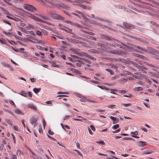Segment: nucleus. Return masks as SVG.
Returning a JSON list of instances; mask_svg holds the SVG:
<instances>
[{
	"mask_svg": "<svg viewBox=\"0 0 159 159\" xmlns=\"http://www.w3.org/2000/svg\"><path fill=\"white\" fill-rule=\"evenodd\" d=\"M115 41H112V43L114 44L108 43L106 45L107 46H108V47H113L115 48L116 47L115 46H116L125 50H134L136 52H142V51H143L153 54L159 55V52L158 51L150 47H148L147 48H144L141 47L136 46L133 44H126L123 43H121L122 45H123L121 46L120 45L118 44L116 42H115Z\"/></svg>",
	"mask_w": 159,
	"mask_h": 159,
	"instance_id": "obj_1",
	"label": "nucleus"
},
{
	"mask_svg": "<svg viewBox=\"0 0 159 159\" xmlns=\"http://www.w3.org/2000/svg\"><path fill=\"white\" fill-rule=\"evenodd\" d=\"M46 2L50 3L53 6L57 7L60 8L63 5L62 3L60 2H59L56 0H45Z\"/></svg>",
	"mask_w": 159,
	"mask_h": 159,
	"instance_id": "obj_2",
	"label": "nucleus"
},
{
	"mask_svg": "<svg viewBox=\"0 0 159 159\" xmlns=\"http://www.w3.org/2000/svg\"><path fill=\"white\" fill-rule=\"evenodd\" d=\"M131 63L134 66L139 69V70L142 71L144 73H147V72L145 70H147V68L140 65H139L133 61L131 62Z\"/></svg>",
	"mask_w": 159,
	"mask_h": 159,
	"instance_id": "obj_3",
	"label": "nucleus"
},
{
	"mask_svg": "<svg viewBox=\"0 0 159 159\" xmlns=\"http://www.w3.org/2000/svg\"><path fill=\"white\" fill-rule=\"evenodd\" d=\"M23 7L25 9L31 12H34V11L37 10L34 7L30 4H25Z\"/></svg>",
	"mask_w": 159,
	"mask_h": 159,
	"instance_id": "obj_4",
	"label": "nucleus"
},
{
	"mask_svg": "<svg viewBox=\"0 0 159 159\" xmlns=\"http://www.w3.org/2000/svg\"><path fill=\"white\" fill-rule=\"evenodd\" d=\"M51 17L54 19L61 20H64V18L56 13H52L51 15Z\"/></svg>",
	"mask_w": 159,
	"mask_h": 159,
	"instance_id": "obj_5",
	"label": "nucleus"
},
{
	"mask_svg": "<svg viewBox=\"0 0 159 159\" xmlns=\"http://www.w3.org/2000/svg\"><path fill=\"white\" fill-rule=\"evenodd\" d=\"M100 36L102 39H103L107 40H115V39H113L112 37L106 34H101Z\"/></svg>",
	"mask_w": 159,
	"mask_h": 159,
	"instance_id": "obj_6",
	"label": "nucleus"
},
{
	"mask_svg": "<svg viewBox=\"0 0 159 159\" xmlns=\"http://www.w3.org/2000/svg\"><path fill=\"white\" fill-rule=\"evenodd\" d=\"M108 47V46H107V47L106 48H105L104 50H106L107 51L111 53L116 54V50L113 49L111 48Z\"/></svg>",
	"mask_w": 159,
	"mask_h": 159,
	"instance_id": "obj_7",
	"label": "nucleus"
},
{
	"mask_svg": "<svg viewBox=\"0 0 159 159\" xmlns=\"http://www.w3.org/2000/svg\"><path fill=\"white\" fill-rule=\"evenodd\" d=\"M116 54L123 56L124 57H126L127 56V53H126L125 51L120 49L116 50Z\"/></svg>",
	"mask_w": 159,
	"mask_h": 159,
	"instance_id": "obj_8",
	"label": "nucleus"
},
{
	"mask_svg": "<svg viewBox=\"0 0 159 159\" xmlns=\"http://www.w3.org/2000/svg\"><path fill=\"white\" fill-rule=\"evenodd\" d=\"M124 26L126 28L129 29H133L134 28V26L132 24L124 22L123 23Z\"/></svg>",
	"mask_w": 159,
	"mask_h": 159,
	"instance_id": "obj_9",
	"label": "nucleus"
},
{
	"mask_svg": "<svg viewBox=\"0 0 159 159\" xmlns=\"http://www.w3.org/2000/svg\"><path fill=\"white\" fill-rule=\"evenodd\" d=\"M68 1L74 3V5H75V4H80L81 3H84L86 2L85 0H75L74 1H71L70 0H67Z\"/></svg>",
	"mask_w": 159,
	"mask_h": 159,
	"instance_id": "obj_10",
	"label": "nucleus"
},
{
	"mask_svg": "<svg viewBox=\"0 0 159 159\" xmlns=\"http://www.w3.org/2000/svg\"><path fill=\"white\" fill-rule=\"evenodd\" d=\"M65 28L60 27V29L62 30L67 33L71 34L72 35L74 34V33L72 32V30L71 29L66 27H65Z\"/></svg>",
	"mask_w": 159,
	"mask_h": 159,
	"instance_id": "obj_11",
	"label": "nucleus"
},
{
	"mask_svg": "<svg viewBox=\"0 0 159 159\" xmlns=\"http://www.w3.org/2000/svg\"><path fill=\"white\" fill-rule=\"evenodd\" d=\"M75 4L76 5L80 6V7L84 9L90 10L91 9V7H90L86 6L83 5H81V4Z\"/></svg>",
	"mask_w": 159,
	"mask_h": 159,
	"instance_id": "obj_12",
	"label": "nucleus"
},
{
	"mask_svg": "<svg viewBox=\"0 0 159 159\" xmlns=\"http://www.w3.org/2000/svg\"><path fill=\"white\" fill-rule=\"evenodd\" d=\"M95 19L98 20L99 21H101L103 22H109V20L107 19H103L99 17L96 16L95 17Z\"/></svg>",
	"mask_w": 159,
	"mask_h": 159,
	"instance_id": "obj_13",
	"label": "nucleus"
},
{
	"mask_svg": "<svg viewBox=\"0 0 159 159\" xmlns=\"http://www.w3.org/2000/svg\"><path fill=\"white\" fill-rule=\"evenodd\" d=\"M37 120L38 119L37 118L33 117L30 120V122L31 124L33 125L36 122Z\"/></svg>",
	"mask_w": 159,
	"mask_h": 159,
	"instance_id": "obj_14",
	"label": "nucleus"
},
{
	"mask_svg": "<svg viewBox=\"0 0 159 159\" xmlns=\"http://www.w3.org/2000/svg\"><path fill=\"white\" fill-rule=\"evenodd\" d=\"M13 111L15 113L17 114L23 115L22 112L20 109L17 108L14 109Z\"/></svg>",
	"mask_w": 159,
	"mask_h": 159,
	"instance_id": "obj_15",
	"label": "nucleus"
},
{
	"mask_svg": "<svg viewBox=\"0 0 159 159\" xmlns=\"http://www.w3.org/2000/svg\"><path fill=\"white\" fill-rule=\"evenodd\" d=\"M27 106L29 108L33 109L34 110L36 109V107H35L34 105L32 103L28 104L27 105Z\"/></svg>",
	"mask_w": 159,
	"mask_h": 159,
	"instance_id": "obj_16",
	"label": "nucleus"
},
{
	"mask_svg": "<svg viewBox=\"0 0 159 159\" xmlns=\"http://www.w3.org/2000/svg\"><path fill=\"white\" fill-rule=\"evenodd\" d=\"M70 50L72 52H74L75 53L77 54L80 56L81 55V54L80 52H78L77 51V50L74 49L73 48H71L70 49Z\"/></svg>",
	"mask_w": 159,
	"mask_h": 159,
	"instance_id": "obj_17",
	"label": "nucleus"
},
{
	"mask_svg": "<svg viewBox=\"0 0 159 159\" xmlns=\"http://www.w3.org/2000/svg\"><path fill=\"white\" fill-rule=\"evenodd\" d=\"M16 154L18 157H22L24 155L23 153L20 150H19L16 151Z\"/></svg>",
	"mask_w": 159,
	"mask_h": 159,
	"instance_id": "obj_18",
	"label": "nucleus"
},
{
	"mask_svg": "<svg viewBox=\"0 0 159 159\" xmlns=\"http://www.w3.org/2000/svg\"><path fill=\"white\" fill-rule=\"evenodd\" d=\"M39 16L44 20H49L50 19V18L49 17L45 16L41 14L39 15Z\"/></svg>",
	"mask_w": 159,
	"mask_h": 159,
	"instance_id": "obj_19",
	"label": "nucleus"
},
{
	"mask_svg": "<svg viewBox=\"0 0 159 159\" xmlns=\"http://www.w3.org/2000/svg\"><path fill=\"white\" fill-rule=\"evenodd\" d=\"M97 45L98 46L102 48V50H104L105 48L107 47V45L105 44H102L101 43H98L97 44Z\"/></svg>",
	"mask_w": 159,
	"mask_h": 159,
	"instance_id": "obj_20",
	"label": "nucleus"
},
{
	"mask_svg": "<svg viewBox=\"0 0 159 159\" xmlns=\"http://www.w3.org/2000/svg\"><path fill=\"white\" fill-rule=\"evenodd\" d=\"M43 29H40V30H37L36 32V34L38 36H41L42 35Z\"/></svg>",
	"mask_w": 159,
	"mask_h": 159,
	"instance_id": "obj_21",
	"label": "nucleus"
},
{
	"mask_svg": "<svg viewBox=\"0 0 159 159\" xmlns=\"http://www.w3.org/2000/svg\"><path fill=\"white\" fill-rule=\"evenodd\" d=\"M50 63L51 64V66L53 67H58V66L56 64V61H51L50 62Z\"/></svg>",
	"mask_w": 159,
	"mask_h": 159,
	"instance_id": "obj_22",
	"label": "nucleus"
},
{
	"mask_svg": "<svg viewBox=\"0 0 159 159\" xmlns=\"http://www.w3.org/2000/svg\"><path fill=\"white\" fill-rule=\"evenodd\" d=\"M29 16L30 17L33 19L34 20H35L36 21H37L38 18H39L32 14L30 15Z\"/></svg>",
	"mask_w": 159,
	"mask_h": 159,
	"instance_id": "obj_23",
	"label": "nucleus"
},
{
	"mask_svg": "<svg viewBox=\"0 0 159 159\" xmlns=\"http://www.w3.org/2000/svg\"><path fill=\"white\" fill-rule=\"evenodd\" d=\"M70 42L73 43H78V41L72 38H69L67 39Z\"/></svg>",
	"mask_w": 159,
	"mask_h": 159,
	"instance_id": "obj_24",
	"label": "nucleus"
},
{
	"mask_svg": "<svg viewBox=\"0 0 159 159\" xmlns=\"http://www.w3.org/2000/svg\"><path fill=\"white\" fill-rule=\"evenodd\" d=\"M21 122H22V124H23V125L24 128H26V129L27 130H28L29 132H30V131L29 129V128H28V127L27 126H26V125H25V124L24 123V120H22Z\"/></svg>",
	"mask_w": 159,
	"mask_h": 159,
	"instance_id": "obj_25",
	"label": "nucleus"
},
{
	"mask_svg": "<svg viewBox=\"0 0 159 159\" xmlns=\"http://www.w3.org/2000/svg\"><path fill=\"white\" fill-rule=\"evenodd\" d=\"M146 144L144 142L140 141L139 143V146L143 147Z\"/></svg>",
	"mask_w": 159,
	"mask_h": 159,
	"instance_id": "obj_26",
	"label": "nucleus"
},
{
	"mask_svg": "<svg viewBox=\"0 0 159 159\" xmlns=\"http://www.w3.org/2000/svg\"><path fill=\"white\" fill-rule=\"evenodd\" d=\"M20 94L24 97H28V94L27 93L24 92V91H21L20 93Z\"/></svg>",
	"mask_w": 159,
	"mask_h": 159,
	"instance_id": "obj_27",
	"label": "nucleus"
},
{
	"mask_svg": "<svg viewBox=\"0 0 159 159\" xmlns=\"http://www.w3.org/2000/svg\"><path fill=\"white\" fill-rule=\"evenodd\" d=\"M41 90L40 88H34L33 90L34 92L36 93H38Z\"/></svg>",
	"mask_w": 159,
	"mask_h": 159,
	"instance_id": "obj_28",
	"label": "nucleus"
},
{
	"mask_svg": "<svg viewBox=\"0 0 159 159\" xmlns=\"http://www.w3.org/2000/svg\"><path fill=\"white\" fill-rule=\"evenodd\" d=\"M5 111L7 112L10 114H11V115H12L13 116H14V113L12 111H11L10 110H9L8 109H6L5 110Z\"/></svg>",
	"mask_w": 159,
	"mask_h": 159,
	"instance_id": "obj_29",
	"label": "nucleus"
},
{
	"mask_svg": "<svg viewBox=\"0 0 159 159\" xmlns=\"http://www.w3.org/2000/svg\"><path fill=\"white\" fill-rule=\"evenodd\" d=\"M1 63L4 67H9V65L5 62H1Z\"/></svg>",
	"mask_w": 159,
	"mask_h": 159,
	"instance_id": "obj_30",
	"label": "nucleus"
},
{
	"mask_svg": "<svg viewBox=\"0 0 159 159\" xmlns=\"http://www.w3.org/2000/svg\"><path fill=\"white\" fill-rule=\"evenodd\" d=\"M143 88L140 87H139L135 88L134 89V91H141L142 90Z\"/></svg>",
	"mask_w": 159,
	"mask_h": 159,
	"instance_id": "obj_31",
	"label": "nucleus"
},
{
	"mask_svg": "<svg viewBox=\"0 0 159 159\" xmlns=\"http://www.w3.org/2000/svg\"><path fill=\"white\" fill-rule=\"evenodd\" d=\"M105 111V110L101 109H95L94 110V111L98 112H103Z\"/></svg>",
	"mask_w": 159,
	"mask_h": 159,
	"instance_id": "obj_32",
	"label": "nucleus"
},
{
	"mask_svg": "<svg viewBox=\"0 0 159 159\" xmlns=\"http://www.w3.org/2000/svg\"><path fill=\"white\" fill-rule=\"evenodd\" d=\"M5 121L8 123L10 125H12V122L10 120L7 119V118H6L5 119Z\"/></svg>",
	"mask_w": 159,
	"mask_h": 159,
	"instance_id": "obj_33",
	"label": "nucleus"
},
{
	"mask_svg": "<svg viewBox=\"0 0 159 159\" xmlns=\"http://www.w3.org/2000/svg\"><path fill=\"white\" fill-rule=\"evenodd\" d=\"M125 35L126 36H127L129 37L132 38L133 39H138L139 40H140V39L139 38H137L136 37L132 36H131V35H130L129 34H125Z\"/></svg>",
	"mask_w": 159,
	"mask_h": 159,
	"instance_id": "obj_34",
	"label": "nucleus"
},
{
	"mask_svg": "<svg viewBox=\"0 0 159 159\" xmlns=\"http://www.w3.org/2000/svg\"><path fill=\"white\" fill-rule=\"evenodd\" d=\"M144 78L145 79V81L147 82L148 83V84H151V83H152V82L149 79L147 78L146 77H144Z\"/></svg>",
	"mask_w": 159,
	"mask_h": 159,
	"instance_id": "obj_35",
	"label": "nucleus"
},
{
	"mask_svg": "<svg viewBox=\"0 0 159 159\" xmlns=\"http://www.w3.org/2000/svg\"><path fill=\"white\" fill-rule=\"evenodd\" d=\"M83 31L85 33L88 34H89L91 35H93L94 34L93 33L91 32H87L84 30Z\"/></svg>",
	"mask_w": 159,
	"mask_h": 159,
	"instance_id": "obj_36",
	"label": "nucleus"
},
{
	"mask_svg": "<svg viewBox=\"0 0 159 159\" xmlns=\"http://www.w3.org/2000/svg\"><path fill=\"white\" fill-rule=\"evenodd\" d=\"M107 71H108L109 72H110V74L111 75H113V74H114V72L112 71H111V70H110V69H108V68H107V69H105Z\"/></svg>",
	"mask_w": 159,
	"mask_h": 159,
	"instance_id": "obj_37",
	"label": "nucleus"
},
{
	"mask_svg": "<svg viewBox=\"0 0 159 159\" xmlns=\"http://www.w3.org/2000/svg\"><path fill=\"white\" fill-rule=\"evenodd\" d=\"M119 127V125L118 124H116V125H113L112 127V129H115Z\"/></svg>",
	"mask_w": 159,
	"mask_h": 159,
	"instance_id": "obj_38",
	"label": "nucleus"
},
{
	"mask_svg": "<svg viewBox=\"0 0 159 159\" xmlns=\"http://www.w3.org/2000/svg\"><path fill=\"white\" fill-rule=\"evenodd\" d=\"M42 34L43 33V34L45 36H47L48 35V32L46 30H44L43 29V30H42Z\"/></svg>",
	"mask_w": 159,
	"mask_h": 159,
	"instance_id": "obj_39",
	"label": "nucleus"
},
{
	"mask_svg": "<svg viewBox=\"0 0 159 159\" xmlns=\"http://www.w3.org/2000/svg\"><path fill=\"white\" fill-rule=\"evenodd\" d=\"M26 37L28 38H29V39H32L34 40H35L34 37H32V36H31L30 35H26Z\"/></svg>",
	"mask_w": 159,
	"mask_h": 159,
	"instance_id": "obj_40",
	"label": "nucleus"
},
{
	"mask_svg": "<svg viewBox=\"0 0 159 159\" xmlns=\"http://www.w3.org/2000/svg\"><path fill=\"white\" fill-rule=\"evenodd\" d=\"M91 23L93 24H96L100 26H101V25L100 24H99L94 20H92L91 21Z\"/></svg>",
	"mask_w": 159,
	"mask_h": 159,
	"instance_id": "obj_41",
	"label": "nucleus"
},
{
	"mask_svg": "<svg viewBox=\"0 0 159 159\" xmlns=\"http://www.w3.org/2000/svg\"><path fill=\"white\" fill-rule=\"evenodd\" d=\"M123 72L124 73V74H125V75H131V73L130 72L127 71H123Z\"/></svg>",
	"mask_w": 159,
	"mask_h": 159,
	"instance_id": "obj_42",
	"label": "nucleus"
},
{
	"mask_svg": "<svg viewBox=\"0 0 159 159\" xmlns=\"http://www.w3.org/2000/svg\"><path fill=\"white\" fill-rule=\"evenodd\" d=\"M76 61L80 63L81 64H85V63L84 60H83V59H82V60H77Z\"/></svg>",
	"mask_w": 159,
	"mask_h": 159,
	"instance_id": "obj_43",
	"label": "nucleus"
},
{
	"mask_svg": "<svg viewBox=\"0 0 159 159\" xmlns=\"http://www.w3.org/2000/svg\"><path fill=\"white\" fill-rule=\"evenodd\" d=\"M153 152L152 151L144 152H143V154H148L152 153Z\"/></svg>",
	"mask_w": 159,
	"mask_h": 159,
	"instance_id": "obj_44",
	"label": "nucleus"
},
{
	"mask_svg": "<svg viewBox=\"0 0 159 159\" xmlns=\"http://www.w3.org/2000/svg\"><path fill=\"white\" fill-rule=\"evenodd\" d=\"M87 101L88 102H93V103H97V102L96 101H93V100H90V99H87Z\"/></svg>",
	"mask_w": 159,
	"mask_h": 159,
	"instance_id": "obj_45",
	"label": "nucleus"
},
{
	"mask_svg": "<svg viewBox=\"0 0 159 159\" xmlns=\"http://www.w3.org/2000/svg\"><path fill=\"white\" fill-rule=\"evenodd\" d=\"M122 105H123L124 107H128L131 105L130 103H122Z\"/></svg>",
	"mask_w": 159,
	"mask_h": 159,
	"instance_id": "obj_46",
	"label": "nucleus"
},
{
	"mask_svg": "<svg viewBox=\"0 0 159 159\" xmlns=\"http://www.w3.org/2000/svg\"><path fill=\"white\" fill-rule=\"evenodd\" d=\"M2 10L4 12L5 14L7 15L9 14L8 11L5 8H2Z\"/></svg>",
	"mask_w": 159,
	"mask_h": 159,
	"instance_id": "obj_47",
	"label": "nucleus"
},
{
	"mask_svg": "<svg viewBox=\"0 0 159 159\" xmlns=\"http://www.w3.org/2000/svg\"><path fill=\"white\" fill-rule=\"evenodd\" d=\"M47 136L49 138H50L52 140L54 141H56V139H54V138H53L52 137L50 136V135H49L48 134L47 135Z\"/></svg>",
	"mask_w": 159,
	"mask_h": 159,
	"instance_id": "obj_48",
	"label": "nucleus"
},
{
	"mask_svg": "<svg viewBox=\"0 0 159 159\" xmlns=\"http://www.w3.org/2000/svg\"><path fill=\"white\" fill-rule=\"evenodd\" d=\"M81 16L83 18H84L86 20L88 21L89 20V19L86 17L83 14L81 15Z\"/></svg>",
	"mask_w": 159,
	"mask_h": 159,
	"instance_id": "obj_49",
	"label": "nucleus"
},
{
	"mask_svg": "<svg viewBox=\"0 0 159 159\" xmlns=\"http://www.w3.org/2000/svg\"><path fill=\"white\" fill-rule=\"evenodd\" d=\"M123 140H134L132 138L128 137H125L122 139Z\"/></svg>",
	"mask_w": 159,
	"mask_h": 159,
	"instance_id": "obj_50",
	"label": "nucleus"
},
{
	"mask_svg": "<svg viewBox=\"0 0 159 159\" xmlns=\"http://www.w3.org/2000/svg\"><path fill=\"white\" fill-rule=\"evenodd\" d=\"M120 80L121 82H122L123 83H124L127 81V80L124 78H122L120 79Z\"/></svg>",
	"mask_w": 159,
	"mask_h": 159,
	"instance_id": "obj_51",
	"label": "nucleus"
},
{
	"mask_svg": "<svg viewBox=\"0 0 159 159\" xmlns=\"http://www.w3.org/2000/svg\"><path fill=\"white\" fill-rule=\"evenodd\" d=\"M70 116H66L63 119V120H68V119H69V118H70Z\"/></svg>",
	"mask_w": 159,
	"mask_h": 159,
	"instance_id": "obj_52",
	"label": "nucleus"
},
{
	"mask_svg": "<svg viewBox=\"0 0 159 159\" xmlns=\"http://www.w3.org/2000/svg\"><path fill=\"white\" fill-rule=\"evenodd\" d=\"M9 102L10 104H11V105H13V106H15V107L16 106V105H15V104L14 103V102L12 100H10Z\"/></svg>",
	"mask_w": 159,
	"mask_h": 159,
	"instance_id": "obj_53",
	"label": "nucleus"
},
{
	"mask_svg": "<svg viewBox=\"0 0 159 159\" xmlns=\"http://www.w3.org/2000/svg\"><path fill=\"white\" fill-rule=\"evenodd\" d=\"M131 134H133L134 135H138V133L136 131H135L134 132H131Z\"/></svg>",
	"mask_w": 159,
	"mask_h": 159,
	"instance_id": "obj_54",
	"label": "nucleus"
},
{
	"mask_svg": "<svg viewBox=\"0 0 159 159\" xmlns=\"http://www.w3.org/2000/svg\"><path fill=\"white\" fill-rule=\"evenodd\" d=\"M96 142L97 143L101 144L102 145H104L105 144V143L103 141H96Z\"/></svg>",
	"mask_w": 159,
	"mask_h": 159,
	"instance_id": "obj_55",
	"label": "nucleus"
},
{
	"mask_svg": "<svg viewBox=\"0 0 159 159\" xmlns=\"http://www.w3.org/2000/svg\"><path fill=\"white\" fill-rule=\"evenodd\" d=\"M62 4L63 5L62 7H65L66 8H70L67 5L64 4H63V3H62Z\"/></svg>",
	"mask_w": 159,
	"mask_h": 159,
	"instance_id": "obj_56",
	"label": "nucleus"
},
{
	"mask_svg": "<svg viewBox=\"0 0 159 159\" xmlns=\"http://www.w3.org/2000/svg\"><path fill=\"white\" fill-rule=\"evenodd\" d=\"M73 120L79 121H82L83 119H77V118H74L73 119Z\"/></svg>",
	"mask_w": 159,
	"mask_h": 159,
	"instance_id": "obj_57",
	"label": "nucleus"
},
{
	"mask_svg": "<svg viewBox=\"0 0 159 159\" xmlns=\"http://www.w3.org/2000/svg\"><path fill=\"white\" fill-rule=\"evenodd\" d=\"M51 38L52 39H53L54 40H56V37L55 36V35H54V34H53L51 36Z\"/></svg>",
	"mask_w": 159,
	"mask_h": 159,
	"instance_id": "obj_58",
	"label": "nucleus"
},
{
	"mask_svg": "<svg viewBox=\"0 0 159 159\" xmlns=\"http://www.w3.org/2000/svg\"><path fill=\"white\" fill-rule=\"evenodd\" d=\"M90 127H91L92 130L93 131H94L95 130V129L93 125H90Z\"/></svg>",
	"mask_w": 159,
	"mask_h": 159,
	"instance_id": "obj_59",
	"label": "nucleus"
},
{
	"mask_svg": "<svg viewBox=\"0 0 159 159\" xmlns=\"http://www.w3.org/2000/svg\"><path fill=\"white\" fill-rule=\"evenodd\" d=\"M11 158V159H17V157L15 155H12Z\"/></svg>",
	"mask_w": 159,
	"mask_h": 159,
	"instance_id": "obj_60",
	"label": "nucleus"
},
{
	"mask_svg": "<svg viewBox=\"0 0 159 159\" xmlns=\"http://www.w3.org/2000/svg\"><path fill=\"white\" fill-rule=\"evenodd\" d=\"M120 130V129H118L116 130L115 131H112L113 133H118Z\"/></svg>",
	"mask_w": 159,
	"mask_h": 159,
	"instance_id": "obj_61",
	"label": "nucleus"
},
{
	"mask_svg": "<svg viewBox=\"0 0 159 159\" xmlns=\"http://www.w3.org/2000/svg\"><path fill=\"white\" fill-rule=\"evenodd\" d=\"M84 36L85 38H86L87 39H90L91 37V36H90L86 35H84Z\"/></svg>",
	"mask_w": 159,
	"mask_h": 159,
	"instance_id": "obj_62",
	"label": "nucleus"
},
{
	"mask_svg": "<svg viewBox=\"0 0 159 159\" xmlns=\"http://www.w3.org/2000/svg\"><path fill=\"white\" fill-rule=\"evenodd\" d=\"M76 26L80 28H82L83 27V26L79 24L76 23V24L75 25Z\"/></svg>",
	"mask_w": 159,
	"mask_h": 159,
	"instance_id": "obj_63",
	"label": "nucleus"
},
{
	"mask_svg": "<svg viewBox=\"0 0 159 159\" xmlns=\"http://www.w3.org/2000/svg\"><path fill=\"white\" fill-rule=\"evenodd\" d=\"M76 146L77 148L80 149V144L79 143L77 142L76 144Z\"/></svg>",
	"mask_w": 159,
	"mask_h": 159,
	"instance_id": "obj_64",
	"label": "nucleus"
}]
</instances>
